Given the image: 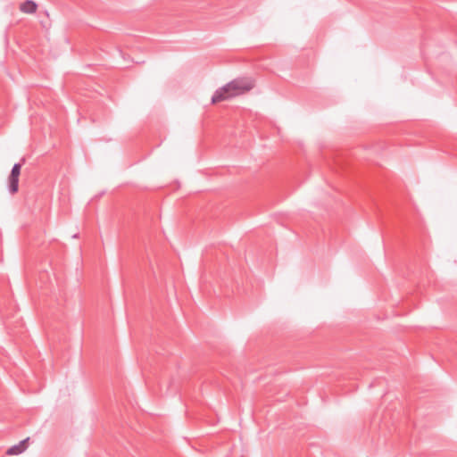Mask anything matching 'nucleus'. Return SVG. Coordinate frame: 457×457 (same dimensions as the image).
<instances>
[{"label":"nucleus","mask_w":457,"mask_h":457,"mask_svg":"<svg viewBox=\"0 0 457 457\" xmlns=\"http://www.w3.org/2000/svg\"><path fill=\"white\" fill-rule=\"evenodd\" d=\"M253 87V81L250 79H235L214 92L212 97V103L216 104L245 94L250 91Z\"/></svg>","instance_id":"f257e3e1"},{"label":"nucleus","mask_w":457,"mask_h":457,"mask_svg":"<svg viewBox=\"0 0 457 457\" xmlns=\"http://www.w3.org/2000/svg\"><path fill=\"white\" fill-rule=\"evenodd\" d=\"M25 157L21 158V162L15 163L12 168L9 176V191L11 194H15L19 189V177L21 166L25 163Z\"/></svg>","instance_id":"f03ea898"},{"label":"nucleus","mask_w":457,"mask_h":457,"mask_svg":"<svg viewBox=\"0 0 457 457\" xmlns=\"http://www.w3.org/2000/svg\"><path fill=\"white\" fill-rule=\"evenodd\" d=\"M29 440V438L28 437L24 440H21L18 445L11 446L6 451V453L8 455H18V454L22 453L27 449Z\"/></svg>","instance_id":"7ed1b4c3"},{"label":"nucleus","mask_w":457,"mask_h":457,"mask_svg":"<svg viewBox=\"0 0 457 457\" xmlns=\"http://www.w3.org/2000/svg\"><path fill=\"white\" fill-rule=\"evenodd\" d=\"M37 8V4L32 0H26L20 5V10L24 13L32 14L36 12Z\"/></svg>","instance_id":"20e7f679"}]
</instances>
